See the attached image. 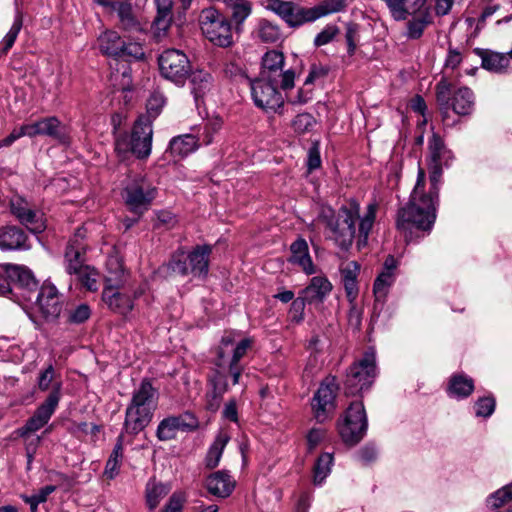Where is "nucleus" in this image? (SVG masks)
<instances>
[{"label":"nucleus","instance_id":"nucleus-1","mask_svg":"<svg viewBox=\"0 0 512 512\" xmlns=\"http://www.w3.org/2000/svg\"><path fill=\"white\" fill-rule=\"evenodd\" d=\"M430 155V189L424 192L425 172L419 169L417 181L410 194L409 201L397 211L396 228L407 242L418 240L430 234L437 217L439 203V185L443 167H448L453 154L443 139L436 133L428 141Z\"/></svg>","mask_w":512,"mask_h":512},{"label":"nucleus","instance_id":"nucleus-2","mask_svg":"<svg viewBox=\"0 0 512 512\" xmlns=\"http://www.w3.org/2000/svg\"><path fill=\"white\" fill-rule=\"evenodd\" d=\"M379 204L371 200L363 215H360V204L356 199H350L336 213L330 207L322 208L319 221L324 224L327 237L342 251H348L357 240L359 249L365 247L376 220Z\"/></svg>","mask_w":512,"mask_h":512},{"label":"nucleus","instance_id":"nucleus-3","mask_svg":"<svg viewBox=\"0 0 512 512\" xmlns=\"http://www.w3.org/2000/svg\"><path fill=\"white\" fill-rule=\"evenodd\" d=\"M158 393L148 379H143L134 390L132 399L125 411L123 431L135 436L143 431L152 421L157 408Z\"/></svg>","mask_w":512,"mask_h":512},{"label":"nucleus","instance_id":"nucleus-4","mask_svg":"<svg viewBox=\"0 0 512 512\" xmlns=\"http://www.w3.org/2000/svg\"><path fill=\"white\" fill-rule=\"evenodd\" d=\"M253 340L251 338H241V332L226 331L221 338L220 346L217 349L215 365L217 368L228 370L232 378V384H239L240 377L244 370L240 363L251 348Z\"/></svg>","mask_w":512,"mask_h":512},{"label":"nucleus","instance_id":"nucleus-5","mask_svg":"<svg viewBox=\"0 0 512 512\" xmlns=\"http://www.w3.org/2000/svg\"><path fill=\"white\" fill-rule=\"evenodd\" d=\"M153 129L151 121L140 116L134 123L131 134L121 133L115 137V152L121 160L130 155L146 159L151 154Z\"/></svg>","mask_w":512,"mask_h":512},{"label":"nucleus","instance_id":"nucleus-6","mask_svg":"<svg viewBox=\"0 0 512 512\" xmlns=\"http://www.w3.org/2000/svg\"><path fill=\"white\" fill-rule=\"evenodd\" d=\"M37 290V280L25 266L6 264L0 271V295L12 300L31 301Z\"/></svg>","mask_w":512,"mask_h":512},{"label":"nucleus","instance_id":"nucleus-7","mask_svg":"<svg viewBox=\"0 0 512 512\" xmlns=\"http://www.w3.org/2000/svg\"><path fill=\"white\" fill-rule=\"evenodd\" d=\"M378 376L376 350L368 347L362 357L355 360L346 370L343 390L346 396L360 395L368 391Z\"/></svg>","mask_w":512,"mask_h":512},{"label":"nucleus","instance_id":"nucleus-8","mask_svg":"<svg viewBox=\"0 0 512 512\" xmlns=\"http://www.w3.org/2000/svg\"><path fill=\"white\" fill-rule=\"evenodd\" d=\"M212 252L210 245H197L192 251L186 252L184 247H179L171 255L166 268L171 273L205 279L209 273V258Z\"/></svg>","mask_w":512,"mask_h":512},{"label":"nucleus","instance_id":"nucleus-9","mask_svg":"<svg viewBox=\"0 0 512 512\" xmlns=\"http://www.w3.org/2000/svg\"><path fill=\"white\" fill-rule=\"evenodd\" d=\"M203 36L214 46L229 48L234 44V27L228 16L213 6L203 8L198 16Z\"/></svg>","mask_w":512,"mask_h":512},{"label":"nucleus","instance_id":"nucleus-10","mask_svg":"<svg viewBox=\"0 0 512 512\" xmlns=\"http://www.w3.org/2000/svg\"><path fill=\"white\" fill-rule=\"evenodd\" d=\"M108 276L106 286L102 292V299L114 312L126 315L133 307L131 298L119 291V284L124 279L122 263L116 257H110L107 261Z\"/></svg>","mask_w":512,"mask_h":512},{"label":"nucleus","instance_id":"nucleus-11","mask_svg":"<svg viewBox=\"0 0 512 512\" xmlns=\"http://www.w3.org/2000/svg\"><path fill=\"white\" fill-rule=\"evenodd\" d=\"M367 428V414L361 400L351 402L337 422L338 433L349 446L358 444L364 438Z\"/></svg>","mask_w":512,"mask_h":512},{"label":"nucleus","instance_id":"nucleus-12","mask_svg":"<svg viewBox=\"0 0 512 512\" xmlns=\"http://www.w3.org/2000/svg\"><path fill=\"white\" fill-rule=\"evenodd\" d=\"M436 99L443 114H447L450 106L460 116L470 115L475 106L473 91L468 87H460L452 91V84L442 78L436 85Z\"/></svg>","mask_w":512,"mask_h":512},{"label":"nucleus","instance_id":"nucleus-13","mask_svg":"<svg viewBox=\"0 0 512 512\" xmlns=\"http://www.w3.org/2000/svg\"><path fill=\"white\" fill-rule=\"evenodd\" d=\"M339 385L334 376L326 377L311 399L313 416L318 423L330 420L336 410V396Z\"/></svg>","mask_w":512,"mask_h":512},{"label":"nucleus","instance_id":"nucleus-14","mask_svg":"<svg viewBox=\"0 0 512 512\" xmlns=\"http://www.w3.org/2000/svg\"><path fill=\"white\" fill-rule=\"evenodd\" d=\"M161 76L177 86H184L191 72V64L187 55L177 49H167L158 57Z\"/></svg>","mask_w":512,"mask_h":512},{"label":"nucleus","instance_id":"nucleus-15","mask_svg":"<svg viewBox=\"0 0 512 512\" xmlns=\"http://www.w3.org/2000/svg\"><path fill=\"white\" fill-rule=\"evenodd\" d=\"M279 81L257 78L251 82V95L254 104L266 111L277 114L283 113L284 98L277 90Z\"/></svg>","mask_w":512,"mask_h":512},{"label":"nucleus","instance_id":"nucleus-16","mask_svg":"<svg viewBox=\"0 0 512 512\" xmlns=\"http://www.w3.org/2000/svg\"><path fill=\"white\" fill-rule=\"evenodd\" d=\"M32 309L40 314L46 320H56L63 310V300L61 295L52 283H44L40 288L37 284V290L32 296Z\"/></svg>","mask_w":512,"mask_h":512},{"label":"nucleus","instance_id":"nucleus-17","mask_svg":"<svg viewBox=\"0 0 512 512\" xmlns=\"http://www.w3.org/2000/svg\"><path fill=\"white\" fill-rule=\"evenodd\" d=\"M156 196V188L142 176H137L129 181L124 189L125 203L130 210L142 214L148 209Z\"/></svg>","mask_w":512,"mask_h":512},{"label":"nucleus","instance_id":"nucleus-18","mask_svg":"<svg viewBox=\"0 0 512 512\" xmlns=\"http://www.w3.org/2000/svg\"><path fill=\"white\" fill-rule=\"evenodd\" d=\"M266 8L280 17L290 28H299L314 21L311 7L293 1L267 0Z\"/></svg>","mask_w":512,"mask_h":512},{"label":"nucleus","instance_id":"nucleus-19","mask_svg":"<svg viewBox=\"0 0 512 512\" xmlns=\"http://www.w3.org/2000/svg\"><path fill=\"white\" fill-rule=\"evenodd\" d=\"M284 55L277 50H270L262 57V66L259 78H266L280 82L283 90L294 87L295 72L291 69L283 71Z\"/></svg>","mask_w":512,"mask_h":512},{"label":"nucleus","instance_id":"nucleus-20","mask_svg":"<svg viewBox=\"0 0 512 512\" xmlns=\"http://www.w3.org/2000/svg\"><path fill=\"white\" fill-rule=\"evenodd\" d=\"M62 382H55L45 401L38 406L33 416L30 417L21 429V436L34 433L43 428L54 414L61 399Z\"/></svg>","mask_w":512,"mask_h":512},{"label":"nucleus","instance_id":"nucleus-21","mask_svg":"<svg viewBox=\"0 0 512 512\" xmlns=\"http://www.w3.org/2000/svg\"><path fill=\"white\" fill-rule=\"evenodd\" d=\"M12 215L33 234H40L46 229L44 214L35 210L31 204L20 196L10 200Z\"/></svg>","mask_w":512,"mask_h":512},{"label":"nucleus","instance_id":"nucleus-22","mask_svg":"<svg viewBox=\"0 0 512 512\" xmlns=\"http://www.w3.org/2000/svg\"><path fill=\"white\" fill-rule=\"evenodd\" d=\"M85 229L78 228L67 243L64 254L65 270L70 275H76L82 268L88 266L85 258L87 245L84 241Z\"/></svg>","mask_w":512,"mask_h":512},{"label":"nucleus","instance_id":"nucleus-23","mask_svg":"<svg viewBox=\"0 0 512 512\" xmlns=\"http://www.w3.org/2000/svg\"><path fill=\"white\" fill-rule=\"evenodd\" d=\"M197 418L190 412L178 416H170L161 420L156 429L159 441H169L176 438L178 431L189 432L198 428Z\"/></svg>","mask_w":512,"mask_h":512},{"label":"nucleus","instance_id":"nucleus-24","mask_svg":"<svg viewBox=\"0 0 512 512\" xmlns=\"http://www.w3.org/2000/svg\"><path fill=\"white\" fill-rule=\"evenodd\" d=\"M31 243L27 233L20 227L8 225L0 228V249L3 251L29 250Z\"/></svg>","mask_w":512,"mask_h":512},{"label":"nucleus","instance_id":"nucleus-25","mask_svg":"<svg viewBox=\"0 0 512 512\" xmlns=\"http://www.w3.org/2000/svg\"><path fill=\"white\" fill-rule=\"evenodd\" d=\"M235 481L226 470H219L206 477L205 488L218 498L229 497L235 489Z\"/></svg>","mask_w":512,"mask_h":512},{"label":"nucleus","instance_id":"nucleus-26","mask_svg":"<svg viewBox=\"0 0 512 512\" xmlns=\"http://www.w3.org/2000/svg\"><path fill=\"white\" fill-rule=\"evenodd\" d=\"M333 289L330 280L323 275L314 276L310 279L309 284L302 289L301 295L308 300V304H322L329 296Z\"/></svg>","mask_w":512,"mask_h":512},{"label":"nucleus","instance_id":"nucleus-27","mask_svg":"<svg viewBox=\"0 0 512 512\" xmlns=\"http://www.w3.org/2000/svg\"><path fill=\"white\" fill-rule=\"evenodd\" d=\"M360 265L356 261H350L340 268L341 283L344 287L346 298L350 305H354L359 295L358 276Z\"/></svg>","mask_w":512,"mask_h":512},{"label":"nucleus","instance_id":"nucleus-28","mask_svg":"<svg viewBox=\"0 0 512 512\" xmlns=\"http://www.w3.org/2000/svg\"><path fill=\"white\" fill-rule=\"evenodd\" d=\"M290 251V263L298 265L302 269V271L307 275H312L316 272V267L309 254L308 243L304 238H297L291 244Z\"/></svg>","mask_w":512,"mask_h":512},{"label":"nucleus","instance_id":"nucleus-29","mask_svg":"<svg viewBox=\"0 0 512 512\" xmlns=\"http://www.w3.org/2000/svg\"><path fill=\"white\" fill-rule=\"evenodd\" d=\"M200 147L199 139L193 134H182L169 141L167 152L174 158L183 159Z\"/></svg>","mask_w":512,"mask_h":512},{"label":"nucleus","instance_id":"nucleus-30","mask_svg":"<svg viewBox=\"0 0 512 512\" xmlns=\"http://www.w3.org/2000/svg\"><path fill=\"white\" fill-rule=\"evenodd\" d=\"M188 77L190 78L191 93L194 96L196 106L199 107L203 97L213 87V77L204 70L191 71Z\"/></svg>","mask_w":512,"mask_h":512},{"label":"nucleus","instance_id":"nucleus-31","mask_svg":"<svg viewBox=\"0 0 512 512\" xmlns=\"http://www.w3.org/2000/svg\"><path fill=\"white\" fill-rule=\"evenodd\" d=\"M473 391L474 381L471 377L464 373L451 375L447 387V394L449 397L457 400L465 399L469 397Z\"/></svg>","mask_w":512,"mask_h":512},{"label":"nucleus","instance_id":"nucleus-32","mask_svg":"<svg viewBox=\"0 0 512 512\" xmlns=\"http://www.w3.org/2000/svg\"><path fill=\"white\" fill-rule=\"evenodd\" d=\"M391 16L396 21L406 20L410 14L419 11L427 0H384Z\"/></svg>","mask_w":512,"mask_h":512},{"label":"nucleus","instance_id":"nucleus-33","mask_svg":"<svg viewBox=\"0 0 512 512\" xmlns=\"http://www.w3.org/2000/svg\"><path fill=\"white\" fill-rule=\"evenodd\" d=\"M476 53L481 57V65L484 69L493 73H505L510 64L507 54L492 51L476 49Z\"/></svg>","mask_w":512,"mask_h":512},{"label":"nucleus","instance_id":"nucleus-34","mask_svg":"<svg viewBox=\"0 0 512 512\" xmlns=\"http://www.w3.org/2000/svg\"><path fill=\"white\" fill-rule=\"evenodd\" d=\"M36 124L40 136L51 137L61 143H65L67 141L65 126L57 117H45L36 121Z\"/></svg>","mask_w":512,"mask_h":512},{"label":"nucleus","instance_id":"nucleus-35","mask_svg":"<svg viewBox=\"0 0 512 512\" xmlns=\"http://www.w3.org/2000/svg\"><path fill=\"white\" fill-rule=\"evenodd\" d=\"M486 503L491 512H512V482L491 494Z\"/></svg>","mask_w":512,"mask_h":512},{"label":"nucleus","instance_id":"nucleus-36","mask_svg":"<svg viewBox=\"0 0 512 512\" xmlns=\"http://www.w3.org/2000/svg\"><path fill=\"white\" fill-rule=\"evenodd\" d=\"M229 440L230 436L227 433L219 432L217 434L205 457V466L207 468L214 469L219 465L223 451Z\"/></svg>","mask_w":512,"mask_h":512},{"label":"nucleus","instance_id":"nucleus-37","mask_svg":"<svg viewBox=\"0 0 512 512\" xmlns=\"http://www.w3.org/2000/svg\"><path fill=\"white\" fill-rule=\"evenodd\" d=\"M170 490L171 486L169 484L150 479L145 487V498L148 508L154 510Z\"/></svg>","mask_w":512,"mask_h":512},{"label":"nucleus","instance_id":"nucleus-38","mask_svg":"<svg viewBox=\"0 0 512 512\" xmlns=\"http://www.w3.org/2000/svg\"><path fill=\"white\" fill-rule=\"evenodd\" d=\"M124 434L126 433L122 430V432L118 435L112 453L106 462L104 473L109 479H113L119 474L120 466L123 460Z\"/></svg>","mask_w":512,"mask_h":512},{"label":"nucleus","instance_id":"nucleus-39","mask_svg":"<svg viewBox=\"0 0 512 512\" xmlns=\"http://www.w3.org/2000/svg\"><path fill=\"white\" fill-rule=\"evenodd\" d=\"M99 47L103 54L118 58L124 40L115 31H106L99 37Z\"/></svg>","mask_w":512,"mask_h":512},{"label":"nucleus","instance_id":"nucleus-40","mask_svg":"<svg viewBox=\"0 0 512 512\" xmlns=\"http://www.w3.org/2000/svg\"><path fill=\"white\" fill-rule=\"evenodd\" d=\"M347 7V0H323L311 7L314 21L327 15L344 11Z\"/></svg>","mask_w":512,"mask_h":512},{"label":"nucleus","instance_id":"nucleus-41","mask_svg":"<svg viewBox=\"0 0 512 512\" xmlns=\"http://www.w3.org/2000/svg\"><path fill=\"white\" fill-rule=\"evenodd\" d=\"M222 120L220 118H212L207 120L201 128H199L196 138L199 139L200 145H210L216 135L222 128Z\"/></svg>","mask_w":512,"mask_h":512},{"label":"nucleus","instance_id":"nucleus-42","mask_svg":"<svg viewBox=\"0 0 512 512\" xmlns=\"http://www.w3.org/2000/svg\"><path fill=\"white\" fill-rule=\"evenodd\" d=\"M157 15L154 25L158 30H166L171 22L172 0H155Z\"/></svg>","mask_w":512,"mask_h":512},{"label":"nucleus","instance_id":"nucleus-43","mask_svg":"<svg viewBox=\"0 0 512 512\" xmlns=\"http://www.w3.org/2000/svg\"><path fill=\"white\" fill-rule=\"evenodd\" d=\"M333 464V455L331 453H322L314 465V484L321 485L325 478L331 472Z\"/></svg>","mask_w":512,"mask_h":512},{"label":"nucleus","instance_id":"nucleus-44","mask_svg":"<svg viewBox=\"0 0 512 512\" xmlns=\"http://www.w3.org/2000/svg\"><path fill=\"white\" fill-rule=\"evenodd\" d=\"M394 281L395 273L381 271L373 285V292L377 301L385 299Z\"/></svg>","mask_w":512,"mask_h":512},{"label":"nucleus","instance_id":"nucleus-45","mask_svg":"<svg viewBox=\"0 0 512 512\" xmlns=\"http://www.w3.org/2000/svg\"><path fill=\"white\" fill-rule=\"evenodd\" d=\"M23 26V16L20 11L16 12L14 21L9 31L2 39V53L7 54L8 51L13 47L21 29Z\"/></svg>","mask_w":512,"mask_h":512},{"label":"nucleus","instance_id":"nucleus-46","mask_svg":"<svg viewBox=\"0 0 512 512\" xmlns=\"http://www.w3.org/2000/svg\"><path fill=\"white\" fill-rule=\"evenodd\" d=\"M258 36L266 43H275L281 38V30L278 25L262 19L258 25Z\"/></svg>","mask_w":512,"mask_h":512},{"label":"nucleus","instance_id":"nucleus-47","mask_svg":"<svg viewBox=\"0 0 512 512\" xmlns=\"http://www.w3.org/2000/svg\"><path fill=\"white\" fill-rule=\"evenodd\" d=\"M115 12H117L120 25L124 29L130 30L138 25V22L133 15L132 6L130 3L119 2V4L116 5Z\"/></svg>","mask_w":512,"mask_h":512},{"label":"nucleus","instance_id":"nucleus-48","mask_svg":"<svg viewBox=\"0 0 512 512\" xmlns=\"http://www.w3.org/2000/svg\"><path fill=\"white\" fill-rule=\"evenodd\" d=\"M55 485H47L39 489L36 493L30 496H22V499L25 503L30 506L31 512H37L38 505L47 501V498L50 494L56 491Z\"/></svg>","mask_w":512,"mask_h":512},{"label":"nucleus","instance_id":"nucleus-49","mask_svg":"<svg viewBox=\"0 0 512 512\" xmlns=\"http://www.w3.org/2000/svg\"><path fill=\"white\" fill-rule=\"evenodd\" d=\"M431 23L430 16L428 14L420 17H415L407 22L406 36L409 39H418L422 36L427 25Z\"/></svg>","mask_w":512,"mask_h":512},{"label":"nucleus","instance_id":"nucleus-50","mask_svg":"<svg viewBox=\"0 0 512 512\" xmlns=\"http://www.w3.org/2000/svg\"><path fill=\"white\" fill-rule=\"evenodd\" d=\"M77 280L89 291H96L98 289L97 279L98 272L90 265L82 268L76 275Z\"/></svg>","mask_w":512,"mask_h":512},{"label":"nucleus","instance_id":"nucleus-51","mask_svg":"<svg viewBox=\"0 0 512 512\" xmlns=\"http://www.w3.org/2000/svg\"><path fill=\"white\" fill-rule=\"evenodd\" d=\"M118 58H123L126 61H139L145 58V52L140 43L124 41V47H121Z\"/></svg>","mask_w":512,"mask_h":512},{"label":"nucleus","instance_id":"nucleus-52","mask_svg":"<svg viewBox=\"0 0 512 512\" xmlns=\"http://www.w3.org/2000/svg\"><path fill=\"white\" fill-rule=\"evenodd\" d=\"M164 104L165 97L163 94L160 92H153L147 100V115L145 117L152 122V120L160 114Z\"/></svg>","mask_w":512,"mask_h":512},{"label":"nucleus","instance_id":"nucleus-53","mask_svg":"<svg viewBox=\"0 0 512 512\" xmlns=\"http://www.w3.org/2000/svg\"><path fill=\"white\" fill-rule=\"evenodd\" d=\"M228 376H230V374L227 369L223 370L218 368L216 371L211 380L215 397L221 398L229 390Z\"/></svg>","mask_w":512,"mask_h":512},{"label":"nucleus","instance_id":"nucleus-54","mask_svg":"<svg viewBox=\"0 0 512 512\" xmlns=\"http://www.w3.org/2000/svg\"><path fill=\"white\" fill-rule=\"evenodd\" d=\"M340 29L335 24H327L321 32H319L313 41L315 47H321L323 45L332 42L335 37L339 34Z\"/></svg>","mask_w":512,"mask_h":512},{"label":"nucleus","instance_id":"nucleus-55","mask_svg":"<svg viewBox=\"0 0 512 512\" xmlns=\"http://www.w3.org/2000/svg\"><path fill=\"white\" fill-rule=\"evenodd\" d=\"M315 122V118L310 113H301L293 119L292 127L296 133L303 134L310 131Z\"/></svg>","mask_w":512,"mask_h":512},{"label":"nucleus","instance_id":"nucleus-56","mask_svg":"<svg viewBox=\"0 0 512 512\" xmlns=\"http://www.w3.org/2000/svg\"><path fill=\"white\" fill-rule=\"evenodd\" d=\"M111 80L114 81L113 85L121 90H128L131 84V70L127 64L122 65V70H117L112 73Z\"/></svg>","mask_w":512,"mask_h":512},{"label":"nucleus","instance_id":"nucleus-57","mask_svg":"<svg viewBox=\"0 0 512 512\" xmlns=\"http://www.w3.org/2000/svg\"><path fill=\"white\" fill-rule=\"evenodd\" d=\"M496 402L493 397H482L475 403V414L477 417H490L495 410Z\"/></svg>","mask_w":512,"mask_h":512},{"label":"nucleus","instance_id":"nucleus-58","mask_svg":"<svg viewBox=\"0 0 512 512\" xmlns=\"http://www.w3.org/2000/svg\"><path fill=\"white\" fill-rule=\"evenodd\" d=\"M55 376V369L53 364H49L43 371H41L37 378V386L40 391H47L53 383Z\"/></svg>","mask_w":512,"mask_h":512},{"label":"nucleus","instance_id":"nucleus-59","mask_svg":"<svg viewBox=\"0 0 512 512\" xmlns=\"http://www.w3.org/2000/svg\"><path fill=\"white\" fill-rule=\"evenodd\" d=\"M185 501L186 497L183 492H174L161 512H181Z\"/></svg>","mask_w":512,"mask_h":512},{"label":"nucleus","instance_id":"nucleus-60","mask_svg":"<svg viewBox=\"0 0 512 512\" xmlns=\"http://www.w3.org/2000/svg\"><path fill=\"white\" fill-rule=\"evenodd\" d=\"M358 26L353 23L347 24L345 39L349 56L354 55L357 47Z\"/></svg>","mask_w":512,"mask_h":512},{"label":"nucleus","instance_id":"nucleus-61","mask_svg":"<svg viewBox=\"0 0 512 512\" xmlns=\"http://www.w3.org/2000/svg\"><path fill=\"white\" fill-rule=\"evenodd\" d=\"M306 304H308V300H306L304 295H301V292H299L298 296L291 303L290 313L292 320L303 319Z\"/></svg>","mask_w":512,"mask_h":512},{"label":"nucleus","instance_id":"nucleus-62","mask_svg":"<svg viewBox=\"0 0 512 512\" xmlns=\"http://www.w3.org/2000/svg\"><path fill=\"white\" fill-rule=\"evenodd\" d=\"M321 166L320 148L317 142L313 143L308 150L307 167L308 171H313Z\"/></svg>","mask_w":512,"mask_h":512},{"label":"nucleus","instance_id":"nucleus-63","mask_svg":"<svg viewBox=\"0 0 512 512\" xmlns=\"http://www.w3.org/2000/svg\"><path fill=\"white\" fill-rule=\"evenodd\" d=\"M91 316V309L88 304L81 303L70 310L69 320H88Z\"/></svg>","mask_w":512,"mask_h":512},{"label":"nucleus","instance_id":"nucleus-64","mask_svg":"<svg viewBox=\"0 0 512 512\" xmlns=\"http://www.w3.org/2000/svg\"><path fill=\"white\" fill-rule=\"evenodd\" d=\"M325 434L326 430L323 428H312L307 434L309 449H314L324 439Z\"/></svg>","mask_w":512,"mask_h":512}]
</instances>
